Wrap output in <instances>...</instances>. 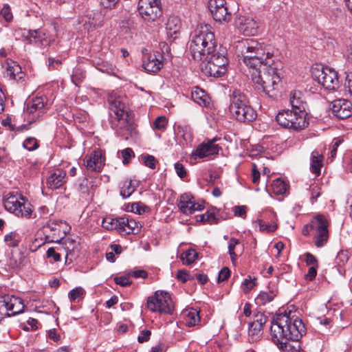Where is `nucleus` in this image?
<instances>
[{
    "mask_svg": "<svg viewBox=\"0 0 352 352\" xmlns=\"http://www.w3.org/2000/svg\"><path fill=\"white\" fill-rule=\"evenodd\" d=\"M217 47L210 25L198 24L192 32L189 50L193 59L201 63V70L208 76L220 77L227 70L228 60L224 52H219Z\"/></svg>",
    "mask_w": 352,
    "mask_h": 352,
    "instance_id": "f257e3e1",
    "label": "nucleus"
},
{
    "mask_svg": "<svg viewBox=\"0 0 352 352\" xmlns=\"http://www.w3.org/2000/svg\"><path fill=\"white\" fill-rule=\"evenodd\" d=\"M270 331L272 341L283 352H300L298 341L306 333L301 319L278 314L271 322Z\"/></svg>",
    "mask_w": 352,
    "mask_h": 352,
    "instance_id": "f03ea898",
    "label": "nucleus"
},
{
    "mask_svg": "<svg viewBox=\"0 0 352 352\" xmlns=\"http://www.w3.org/2000/svg\"><path fill=\"white\" fill-rule=\"evenodd\" d=\"M283 67L279 60H267L261 67L250 72L255 89L265 93L269 97H274V91L280 82Z\"/></svg>",
    "mask_w": 352,
    "mask_h": 352,
    "instance_id": "7ed1b4c3",
    "label": "nucleus"
},
{
    "mask_svg": "<svg viewBox=\"0 0 352 352\" xmlns=\"http://www.w3.org/2000/svg\"><path fill=\"white\" fill-rule=\"evenodd\" d=\"M235 54L241 57L250 72L261 67L267 60H274L266 46L254 39H242L234 44Z\"/></svg>",
    "mask_w": 352,
    "mask_h": 352,
    "instance_id": "20e7f679",
    "label": "nucleus"
},
{
    "mask_svg": "<svg viewBox=\"0 0 352 352\" xmlns=\"http://www.w3.org/2000/svg\"><path fill=\"white\" fill-rule=\"evenodd\" d=\"M109 104L110 123L111 128L116 131L117 133L127 139L126 133L129 132L131 126L129 120V114L125 110V104L120 96L111 94L108 98Z\"/></svg>",
    "mask_w": 352,
    "mask_h": 352,
    "instance_id": "39448f33",
    "label": "nucleus"
},
{
    "mask_svg": "<svg viewBox=\"0 0 352 352\" xmlns=\"http://www.w3.org/2000/svg\"><path fill=\"white\" fill-rule=\"evenodd\" d=\"M229 110L238 121L249 122L254 120L256 113L250 105L246 96L240 90H234L230 95Z\"/></svg>",
    "mask_w": 352,
    "mask_h": 352,
    "instance_id": "423d86ee",
    "label": "nucleus"
},
{
    "mask_svg": "<svg viewBox=\"0 0 352 352\" xmlns=\"http://www.w3.org/2000/svg\"><path fill=\"white\" fill-rule=\"evenodd\" d=\"M276 120L283 128L299 132L309 125L307 113L301 111L284 109L276 116Z\"/></svg>",
    "mask_w": 352,
    "mask_h": 352,
    "instance_id": "0eeeda50",
    "label": "nucleus"
},
{
    "mask_svg": "<svg viewBox=\"0 0 352 352\" xmlns=\"http://www.w3.org/2000/svg\"><path fill=\"white\" fill-rule=\"evenodd\" d=\"M311 75L318 84L327 89L333 90L338 87L339 80L337 72L329 67L316 65L311 68Z\"/></svg>",
    "mask_w": 352,
    "mask_h": 352,
    "instance_id": "6e6552de",
    "label": "nucleus"
},
{
    "mask_svg": "<svg viewBox=\"0 0 352 352\" xmlns=\"http://www.w3.org/2000/svg\"><path fill=\"white\" fill-rule=\"evenodd\" d=\"M146 307L152 312L171 314L173 311V302L168 293L157 291L147 299Z\"/></svg>",
    "mask_w": 352,
    "mask_h": 352,
    "instance_id": "1a4fd4ad",
    "label": "nucleus"
},
{
    "mask_svg": "<svg viewBox=\"0 0 352 352\" xmlns=\"http://www.w3.org/2000/svg\"><path fill=\"white\" fill-rule=\"evenodd\" d=\"M24 304L21 298L10 296H0V313L11 316L21 313L24 309Z\"/></svg>",
    "mask_w": 352,
    "mask_h": 352,
    "instance_id": "9d476101",
    "label": "nucleus"
},
{
    "mask_svg": "<svg viewBox=\"0 0 352 352\" xmlns=\"http://www.w3.org/2000/svg\"><path fill=\"white\" fill-rule=\"evenodd\" d=\"M138 10L145 20L155 21L162 14L160 0H139Z\"/></svg>",
    "mask_w": 352,
    "mask_h": 352,
    "instance_id": "9b49d317",
    "label": "nucleus"
},
{
    "mask_svg": "<svg viewBox=\"0 0 352 352\" xmlns=\"http://www.w3.org/2000/svg\"><path fill=\"white\" fill-rule=\"evenodd\" d=\"M208 8L215 21L221 24H226L230 21L232 14L228 12L226 0H209Z\"/></svg>",
    "mask_w": 352,
    "mask_h": 352,
    "instance_id": "f8f14e48",
    "label": "nucleus"
},
{
    "mask_svg": "<svg viewBox=\"0 0 352 352\" xmlns=\"http://www.w3.org/2000/svg\"><path fill=\"white\" fill-rule=\"evenodd\" d=\"M46 98L36 97L28 102L25 111L28 121L30 123L38 120L45 113Z\"/></svg>",
    "mask_w": 352,
    "mask_h": 352,
    "instance_id": "ddd939ff",
    "label": "nucleus"
},
{
    "mask_svg": "<svg viewBox=\"0 0 352 352\" xmlns=\"http://www.w3.org/2000/svg\"><path fill=\"white\" fill-rule=\"evenodd\" d=\"M177 206L179 210L186 215L201 211L204 208L202 204L195 202V197L189 193H184L179 197Z\"/></svg>",
    "mask_w": 352,
    "mask_h": 352,
    "instance_id": "4468645a",
    "label": "nucleus"
},
{
    "mask_svg": "<svg viewBox=\"0 0 352 352\" xmlns=\"http://www.w3.org/2000/svg\"><path fill=\"white\" fill-rule=\"evenodd\" d=\"M219 140L220 138H214L199 145L192 153L194 158H204L218 154L221 148L216 142Z\"/></svg>",
    "mask_w": 352,
    "mask_h": 352,
    "instance_id": "2eb2a0df",
    "label": "nucleus"
},
{
    "mask_svg": "<svg viewBox=\"0 0 352 352\" xmlns=\"http://www.w3.org/2000/svg\"><path fill=\"white\" fill-rule=\"evenodd\" d=\"M60 243L63 245V248L66 252V263H70L78 256L80 250L79 241L70 237H64Z\"/></svg>",
    "mask_w": 352,
    "mask_h": 352,
    "instance_id": "dca6fc26",
    "label": "nucleus"
},
{
    "mask_svg": "<svg viewBox=\"0 0 352 352\" xmlns=\"http://www.w3.org/2000/svg\"><path fill=\"white\" fill-rule=\"evenodd\" d=\"M61 223L52 222L44 227L45 239L48 242L60 243L64 239L65 232L62 230Z\"/></svg>",
    "mask_w": 352,
    "mask_h": 352,
    "instance_id": "f3484780",
    "label": "nucleus"
},
{
    "mask_svg": "<svg viewBox=\"0 0 352 352\" xmlns=\"http://www.w3.org/2000/svg\"><path fill=\"white\" fill-rule=\"evenodd\" d=\"M331 111L338 118L346 119L352 115V104L347 100H336L332 102Z\"/></svg>",
    "mask_w": 352,
    "mask_h": 352,
    "instance_id": "a211bd4d",
    "label": "nucleus"
},
{
    "mask_svg": "<svg viewBox=\"0 0 352 352\" xmlns=\"http://www.w3.org/2000/svg\"><path fill=\"white\" fill-rule=\"evenodd\" d=\"M85 160L87 170L92 172H100L104 165V156L100 150L94 151Z\"/></svg>",
    "mask_w": 352,
    "mask_h": 352,
    "instance_id": "6ab92c4d",
    "label": "nucleus"
},
{
    "mask_svg": "<svg viewBox=\"0 0 352 352\" xmlns=\"http://www.w3.org/2000/svg\"><path fill=\"white\" fill-rule=\"evenodd\" d=\"M160 58L162 56L159 54H148L145 56L142 66L144 69L148 72L155 73L160 70L163 66V63Z\"/></svg>",
    "mask_w": 352,
    "mask_h": 352,
    "instance_id": "aec40b11",
    "label": "nucleus"
},
{
    "mask_svg": "<svg viewBox=\"0 0 352 352\" xmlns=\"http://www.w3.org/2000/svg\"><path fill=\"white\" fill-rule=\"evenodd\" d=\"M237 25L239 30L246 35L254 34L258 28L257 23L253 19L245 16L238 18Z\"/></svg>",
    "mask_w": 352,
    "mask_h": 352,
    "instance_id": "412c9836",
    "label": "nucleus"
},
{
    "mask_svg": "<svg viewBox=\"0 0 352 352\" xmlns=\"http://www.w3.org/2000/svg\"><path fill=\"white\" fill-rule=\"evenodd\" d=\"M66 172L62 169H56L47 178V185L52 189L60 188L66 182Z\"/></svg>",
    "mask_w": 352,
    "mask_h": 352,
    "instance_id": "4be33fe9",
    "label": "nucleus"
},
{
    "mask_svg": "<svg viewBox=\"0 0 352 352\" xmlns=\"http://www.w3.org/2000/svg\"><path fill=\"white\" fill-rule=\"evenodd\" d=\"M119 232L126 234L138 233L140 230V223L126 217H119Z\"/></svg>",
    "mask_w": 352,
    "mask_h": 352,
    "instance_id": "5701e85b",
    "label": "nucleus"
},
{
    "mask_svg": "<svg viewBox=\"0 0 352 352\" xmlns=\"http://www.w3.org/2000/svg\"><path fill=\"white\" fill-rule=\"evenodd\" d=\"M5 74L10 79L17 81L22 79L23 77L21 67L19 64L12 60L6 63Z\"/></svg>",
    "mask_w": 352,
    "mask_h": 352,
    "instance_id": "b1692460",
    "label": "nucleus"
},
{
    "mask_svg": "<svg viewBox=\"0 0 352 352\" xmlns=\"http://www.w3.org/2000/svg\"><path fill=\"white\" fill-rule=\"evenodd\" d=\"M19 198L18 196L12 195L8 196L3 202L5 208L15 215H23L20 208L21 201H19Z\"/></svg>",
    "mask_w": 352,
    "mask_h": 352,
    "instance_id": "393cba45",
    "label": "nucleus"
},
{
    "mask_svg": "<svg viewBox=\"0 0 352 352\" xmlns=\"http://www.w3.org/2000/svg\"><path fill=\"white\" fill-rule=\"evenodd\" d=\"M289 102L292 107V110L305 112V103L302 98V93L300 91H294L290 93Z\"/></svg>",
    "mask_w": 352,
    "mask_h": 352,
    "instance_id": "a878e982",
    "label": "nucleus"
},
{
    "mask_svg": "<svg viewBox=\"0 0 352 352\" xmlns=\"http://www.w3.org/2000/svg\"><path fill=\"white\" fill-rule=\"evenodd\" d=\"M309 226L311 234H314L326 228H328L329 223L324 216L318 214L311 220Z\"/></svg>",
    "mask_w": 352,
    "mask_h": 352,
    "instance_id": "bb28decb",
    "label": "nucleus"
},
{
    "mask_svg": "<svg viewBox=\"0 0 352 352\" xmlns=\"http://www.w3.org/2000/svg\"><path fill=\"white\" fill-rule=\"evenodd\" d=\"M323 156L320 155L318 151H314L311 154V165L310 170L312 173L315 174L316 176H318L320 174V169L322 166Z\"/></svg>",
    "mask_w": 352,
    "mask_h": 352,
    "instance_id": "cd10ccee",
    "label": "nucleus"
},
{
    "mask_svg": "<svg viewBox=\"0 0 352 352\" xmlns=\"http://www.w3.org/2000/svg\"><path fill=\"white\" fill-rule=\"evenodd\" d=\"M28 263V258L21 253L12 254L9 261V265L14 270L23 269Z\"/></svg>",
    "mask_w": 352,
    "mask_h": 352,
    "instance_id": "c85d7f7f",
    "label": "nucleus"
},
{
    "mask_svg": "<svg viewBox=\"0 0 352 352\" xmlns=\"http://www.w3.org/2000/svg\"><path fill=\"white\" fill-rule=\"evenodd\" d=\"M192 99L199 105L206 106L208 103V96L202 89L195 87L191 92Z\"/></svg>",
    "mask_w": 352,
    "mask_h": 352,
    "instance_id": "c756f323",
    "label": "nucleus"
},
{
    "mask_svg": "<svg viewBox=\"0 0 352 352\" xmlns=\"http://www.w3.org/2000/svg\"><path fill=\"white\" fill-rule=\"evenodd\" d=\"M28 37L31 43H40L41 45L48 44V41L45 38V34L41 30H30L29 31Z\"/></svg>",
    "mask_w": 352,
    "mask_h": 352,
    "instance_id": "7c9ffc66",
    "label": "nucleus"
},
{
    "mask_svg": "<svg viewBox=\"0 0 352 352\" xmlns=\"http://www.w3.org/2000/svg\"><path fill=\"white\" fill-rule=\"evenodd\" d=\"M313 236L315 245L317 248L323 247L327 243L329 239L328 228L314 234Z\"/></svg>",
    "mask_w": 352,
    "mask_h": 352,
    "instance_id": "2f4dec72",
    "label": "nucleus"
},
{
    "mask_svg": "<svg viewBox=\"0 0 352 352\" xmlns=\"http://www.w3.org/2000/svg\"><path fill=\"white\" fill-rule=\"evenodd\" d=\"M263 334V327L258 323L253 322L249 325V340L250 342L257 341Z\"/></svg>",
    "mask_w": 352,
    "mask_h": 352,
    "instance_id": "473e14b6",
    "label": "nucleus"
},
{
    "mask_svg": "<svg viewBox=\"0 0 352 352\" xmlns=\"http://www.w3.org/2000/svg\"><path fill=\"white\" fill-rule=\"evenodd\" d=\"M179 21L177 18L168 19L166 27L168 36L173 37L176 35L179 32Z\"/></svg>",
    "mask_w": 352,
    "mask_h": 352,
    "instance_id": "72a5a7b5",
    "label": "nucleus"
},
{
    "mask_svg": "<svg viewBox=\"0 0 352 352\" xmlns=\"http://www.w3.org/2000/svg\"><path fill=\"white\" fill-rule=\"evenodd\" d=\"M273 192L276 195H283L288 190V184L281 179H276L273 181L272 184Z\"/></svg>",
    "mask_w": 352,
    "mask_h": 352,
    "instance_id": "f704fd0d",
    "label": "nucleus"
},
{
    "mask_svg": "<svg viewBox=\"0 0 352 352\" xmlns=\"http://www.w3.org/2000/svg\"><path fill=\"white\" fill-rule=\"evenodd\" d=\"M200 320L199 311L191 309L185 315V321L188 327L196 325Z\"/></svg>",
    "mask_w": 352,
    "mask_h": 352,
    "instance_id": "c9c22d12",
    "label": "nucleus"
},
{
    "mask_svg": "<svg viewBox=\"0 0 352 352\" xmlns=\"http://www.w3.org/2000/svg\"><path fill=\"white\" fill-rule=\"evenodd\" d=\"M276 296V293L273 291H270L269 292H261L256 298V303L259 305H265L272 301Z\"/></svg>",
    "mask_w": 352,
    "mask_h": 352,
    "instance_id": "e433bc0d",
    "label": "nucleus"
},
{
    "mask_svg": "<svg viewBox=\"0 0 352 352\" xmlns=\"http://www.w3.org/2000/svg\"><path fill=\"white\" fill-rule=\"evenodd\" d=\"M84 289H82L81 287H78L72 289L69 292L68 297L72 302H78L84 298Z\"/></svg>",
    "mask_w": 352,
    "mask_h": 352,
    "instance_id": "4c0bfd02",
    "label": "nucleus"
},
{
    "mask_svg": "<svg viewBox=\"0 0 352 352\" xmlns=\"http://www.w3.org/2000/svg\"><path fill=\"white\" fill-rule=\"evenodd\" d=\"M198 253L193 249H190L184 252L180 258L184 264L190 265L197 258Z\"/></svg>",
    "mask_w": 352,
    "mask_h": 352,
    "instance_id": "58836bf2",
    "label": "nucleus"
},
{
    "mask_svg": "<svg viewBox=\"0 0 352 352\" xmlns=\"http://www.w3.org/2000/svg\"><path fill=\"white\" fill-rule=\"evenodd\" d=\"M135 190V186L132 184L131 181H125L123 182L120 188V195L123 198L129 197Z\"/></svg>",
    "mask_w": 352,
    "mask_h": 352,
    "instance_id": "ea45409f",
    "label": "nucleus"
},
{
    "mask_svg": "<svg viewBox=\"0 0 352 352\" xmlns=\"http://www.w3.org/2000/svg\"><path fill=\"white\" fill-rule=\"evenodd\" d=\"M118 222H120L119 218L106 217L102 221V226L107 230H117L119 231Z\"/></svg>",
    "mask_w": 352,
    "mask_h": 352,
    "instance_id": "a19ab883",
    "label": "nucleus"
},
{
    "mask_svg": "<svg viewBox=\"0 0 352 352\" xmlns=\"http://www.w3.org/2000/svg\"><path fill=\"white\" fill-rule=\"evenodd\" d=\"M240 242L237 239L231 238L228 242V253L230 256L231 261L233 264L235 263L237 258V254L235 252V249Z\"/></svg>",
    "mask_w": 352,
    "mask_h": 352,
    "instance_id": "79ce46f5",
    "label": "nucleus"
},
{
    "mask_svg": "<svg viewBox=\"0 0 352 352\" xmlns=\"http://www.w3.org/2000/svg\"><path fill=\"white\" fill-rule=\"evenodd\" d=\"M309 191H310V201L311 204H314L317 199L320 196L322 191H321V186L316 183L310 185L309 186Z\"/></svg>",
    "mask_w": 352,
    "mask_h": 352,
    "instance_id": "37998d69",
    "label": "nucleus"
},
{
    "mask_svg": "<svg viewBox=\"0 0 352 352\" xmlns=\"http://www.w3.org/2000/svg\"><path fill=\"white\" fill-rule=\"evenodd\" d=\"M349 253L347 251H340L338 253L335 263L338 267V268H342L345 265V264L348 262L349 260Z\"/></svg>",
    "mask_w": 352,
    "mask_h": 352,
    "instance_id": "c03bdc74",
    "label": "nucleus"
},
{
    "mask_svg": "<svg viewBox=\"0 0 352 352\" xmlns=\"http://www.w3.org/2000/svg\"><path fill=\"white\" fill-rule=\"evenodd\" d=\"M200 221H206L210 224L217 223L216 213L214 210H208L206 213L199 216Z\"/></svg>",
    "mask_w": 352,
    "mask_h": 352,
    "instance_id": "a18cd8bd",
    "label": "nucleus"
},
{
    "mask_svg": "<svg viewBox=\"0 0 352 352\" xmlns=\"http://www.w3.org/2000/svg\"><path fill=\"white\" fill-rule=\"evenodd\" d=\"M5 241L9 246L16 247L19 243V236L16 232H10L4 237Z\"/></svg>",
    "mask_w": 352,
    "mask_h": 352,
    "instance_id": "49530a36",
    "label": "nucleus"
},
{
    "mask_svg": "<svg viewBox=\"0 0 352 352\" xmlns=\"http://www.w3.org/2000/svg\"><path fill=\"white\" fill-rule=\"evenodd\" d=\"M21 199L22 200H23V198H21ZM20 206H21L20 208H21V212L23 213V215H16V216L21 217H25L28 219L31 218L32 210L31 208L30 204L29 203H27V202H25L24 201H23L21 202Z\"/></svg>",
    "mask_w": 352,
    "mask_h": 352,
    "instance_id": "de8ad7c7",
    "label": "nucleus"
},
{
    "mask_svg": "<svg viewBox=\"0 0 352 352\" xmlns=\"http://www.w3.org/2000/svg\"><path fill=\"white\" fill-rule=\"evenodd\" d=\"M142 159L144 164L146 166H147L151 169L155 168L157 160L153 155H151L149 154L142 155Z\"/></svg>",
    "mask_w": 352,
    "mask_h": 352,
    "instance_id": "09e8293b",
    "label": "nucleus"
},
{
    "mask_svg": "<svg viewBox=\"0 0 352 352\" xmlns=\"http://www.w3.org/2000/svg\"><path fill=\"white\" fill-rule=\"evenodd\" d=\"M259 230L261 232H272L277 229L276 224H271L263 222L262 220H258Z\"/></svg>",
    "mask_w": 352,
    "mask_h": 352,
    "instance_id": "8fccbe9b",
    "label": "nucleus"
},
{
    "mask_svg": "<svg viewBox=\"0 0 352 352\" xmlns=\"http://www.w3.org/2000/svg\"><path fill=\"white\" fill-rule=\"evenodd\" d=\"M168 124V120L165 116H160L157 117L154 123H153V127L155 129L164 131Z\"/></svg>",
    "mask_w": 352,
    "mask_h": 352,
    "instance_id": "3c124183",
    "label": "nucleus"
},
{
    "mask_svg": "<svg viewBox=\"0 0 352 352\" xmlns=\"http://www.w3.org/2000/svg\"><path fill=\"white\" fill-rule=\"evenodd\" d=\"M122 163L127 165L131 158L135 157V153L132 148H126L122 151Z\"/></svg>",
    "mask_w": 352,
    "mask_h": 352,
    "instance_id": "603ef678",
    "label": "nucleus"
},
{
    "mask_svg": "<svg viewBox=\"0 0 352 352\" xmlns=\"http://www.w3.org/2000/svg\"><path fill=\"white\" fill-rule=\"evenodd\" d=\"M130 276L128 272L124 276H116L114 278V282L122 287L129 286L132 284V281L129 280Z\"/></svg>",
    "mask_w": 352,
    "mask_h": 352,
    "instance_id": "864d4df0",
    "label": "nucleus"
},
{
    "mask_svg": "<svg viewBox=\"0 0 352 352\" xmlns=\"http://www.w3.org/2000/svg\"><path fill=\"white\" fill-rule=\"evenodd\" d=\"M52 213L46 206L40 207L37 212L34 214V217H38L39 219H47Z\"/></svg>",
    "mask_w": 352,
    "mask_h": 352,
    "instance_id": "5fc2aeb1",
    "label": "nucleus"
},
{
    "mask_svg": "<svg viewBox=\"0 0 352 352\" xmlns=\"http://www.w3.org/2000/svg\"><path fill=\"white\" fill-rule=\"evenodd\" d=\"M128 276L133 277L135 278H146L148 276L146 271L140 269H135L128 272Z\"/></svg>",
    "mask_w": 352,
    "mask_h": 352,
    "instance_id": "6e6d98bb",
    "label": "nucleus"
},
{
    "mask_svg": "<svg viewBox=\"0 0 352 352\" xmlns=\"http://www.w3.org/2000/svg\"><path fill=\"white\" fill-rule=\"evenodd\" d=\"M256 283L250 277L245 278L242 283L241 288L244 293H248L255 286Z\"/></svg>",
    "mask_w": 352,
    "mask_h": 352,
    "instance_id": "4d7b16f0",
    "label": "nucleus"
},
{
    "mask_svg": "<svg viewBox=\"0 0 352 352\" xmlns=\"http://www.w3.org/2000/svg\"><path fill=\"white\" fill-rule=\"evenodd\" d=\"M23 146L28 151H34L38 147L36 140L34 138H28L23 142Z\"/></svg>",
    "mask_w": 352,
    "mask_h": 352,
    "instance_id": "13d9d810",
    "label": "nucleus"
},
{
    "mask_svg": "<svg viewBox=\"0 0 352 352\" xmlns=\"http://www.w3.org/2000/svg\"><path fill=\"white\" fill-rule=\"evenodd\" d=\"M0 14L7 22L10 21L12 19L10 8L8 5L3 6V7L0 10Z\"/></svg>",
    "mask_w": 352,
    "mask_h": 352,
    "instance_id": "bf43d9fd",
    "label": "nucleus"
},
{
    "mask_svg": "<svg viewBox=\"0 0 352 352\" xmlns=\"http://www.w3.org/2000/svg\"><path fill=\"white\" fill-rule=\"evenodd\" d=\"M305 256V262L307 265L318 267V261L315 256L309 252H307Z\"/></svg>",
    "mask_w": 352,
    "mask_h": 352,
    "instance_id": "052dcab7",
    "label": "nucleus"
},
{
    "mask_svg": "<svg viewBox=\"0 0 352 352\" xmlns=\"http://www.w3.org/2000/svg\"><path fill=\"white\" fill-rule=\"evenodd\" d=\"M151 332L148 329H144L140 331V335L138 337V341L140 343L147 342L150 339Z\"/></svg>",
    "mask_w": 352,
    "mask_h": 352,
    "instance_id": "680f3d73",
    "label": "nucleus"
},
{
    "mask_svg": "<svg viewBox=\"0 0 352 352\" xmlns=\"http://www.w3.org/2000/svg\"><path fill=\"white\" fill-rule=\"evenodd\" d=\"M47 258H52L54 262H58L60 260V254L56 252L54 248H50L46 252Z\"/></svg>",
    "mask_w": 352,
    "mask_h": 352,
    "instance_id": "e2e57ef3",
    "label": "nucleus"
},
{
    "mask_svg": "<svg viewBox=\"0 0 352 352\" xmlns=\"http://www.w3.org/2000/svg\"><path fill=\"white\" fill-rule=\"evenodd\" d=\"M174 166L176 173L179 177L183 179L186 176V170L182 164L177 162L175 164Z\"/></svg>",
    "mask_w": 352,
    "mask_h": 352,
    "instance_id": "0e129e2a",
    "label": "nucleus"
},
{
    "mask_svg": "<svg viewBox=\"0 0 352 352\" xmlns=\"http://www.w3.org/2000/svg\"><path fill=\"white\" fill-rule=\"evenodd\" d=\"M176 278L182 283H186L188 280L192 278L190 277V275L187 272V271L184 270H179L176 275Z\"/></svg>",
    "mask_w": 352,
    "mask_h": 352,
    "instance_id": "69168bd1",
    "label": "nucleus"
},
{
    "mask_svg": "<svg viewBox=\"0 0 352 352\" xmlns=\"http://www.w3.org/2000/svg\"><path fill=\"white\" fill-rule=\"evenodd\" d=\"M258 165L253 163L252 164V182L254 184H257L260 179L261 173L258 169Z\"/></svg>",
    "mask_w": 352,
    "mask_h": 352,
    "instance_id": "338daca9",
    "label": "nucleus"
},
{
    "mask_svg": "<svg viewBox=\"0 0 352 352\" xmlns=\"http://www.w3.org/2000/svg\"><path fill=\"white\" fill-rule=\"evenodd\" d=\"M230 275V271L228 267L222 268L219 272L218 282H222L228 278Z\"/></svg>",
    "mask_w": 352,
    "mask_h": 352,
    "instance_id": "774afa93",
    "label": "nucleus"
}]
</instances>
